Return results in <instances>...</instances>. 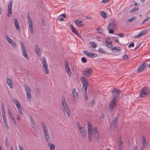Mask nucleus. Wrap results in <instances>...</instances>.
Segmentation results:
<instances>
[{"label": "nucleus", "mask_w": 150, "mask_h": 150, "mask_svg": "<svg viewBox=\"0 0 150 150\" xmlns=\"http://www.w3.org/2000/svg\"><path fill=\"white\" fill-rule=\"evenodd\" d=\"M120 92V90L115 88L113 89L112 91V93L114 98L112 99L108 106V108L111 112L113 111V108L117 101L116 98L119 97Z\"/></svg>", "instance_id": "obj_1"}, {"label": "nucleus", "mask_w": 150, "mask_h": 150, "mask_svg": "<svg viewBox=\"0 0 150 150\" xmlns=\"http://www.w3.org/2000/svg\"><path fill=\"white\" fill-rule=\"evenodd\" d=\"M88 139L89 141L91 142L92 136H93V138L97 139L99 138L100 135L96 127H94L93 128V132H92L93 128L92 125L91 123H88Z\"/></svg>", "instance_id": "obj_2"}, {"label": "nucleus", "mask_w": 150, "mask_h": 150, "mask_svg": "<svg viewBox=\"0 0 150 150\" xmlns=\"http://www.w3.org/2000/svg\"><path fill=\"white\" fill-rule=\"evenodd\" d=\"M62 109L63 112H66L69 117L70 116V110L69 106L66 101L64 98H62Z\"/></svg>", "instance_id": "obj_3"}, {"label": "nucleus", "mask_w": 150, "mask_h": 150, "mask_svg": "<svg viewBox=\"0 0 150 150\" xmlns=\"http://www.w3.org/2000/svg\"><path fill=\"white\" fill-rule=\"evenodd\" d=\"M41 126L42 128L45 139L47 142H50V137L47 127L44 122H42Z\"/></svg>", "instance_id": "obj_4"}, {"label": "nucleus", "mask_w": 150, "mask_h": 150, "mask_svg": "<svg viewBox=\"0 0 150 150\" xmlns=\"http://www.w3.org/2000/svg\"><path fill=\"white\" fill-rule=\"evenodd\" d=\"M77 127L78 128L81 137H84L87 135L86 131L83 127H81L79 122H77Z\"/></svg>", "instance_id": "obj_5"}, {"label": "nucleus", "mask_w": 150, "mask_h": 150, "mask_svg": "<svg viewBox=\"0 0 150 150\" xmlns=\"http://www.w3.org/2000/svg\"><path fill=\"white\" fill-rule=\"evenodd\" d=\"M24 87L25 89L27 97L28 100L30 101L31 100V92L30 88L27 85L25 84L24 85Z\"/></svg>", "instance_id": "obj_6"}, {"label": "nucleus", "mask_w": 150, "mask_h": 150, "mask_svg": "<svg viewBox=\"0 0 150 150\" xmlns=\"http://www.w3.org/2000/svg\"><path fill=\"white\" fill-rule=\"evenodd\" d=\"M150 92L149 88L147 87H144L141 90L140 93V97L142 98L148 94Z\"/></svg>", "instance_id": "obj_7"}, {"label": "nucleus", "mask_w": 150, "mask_h": 150, "mask_svg": "<svg viewBox=\"0 0 150 150\" xmlns=\"http://www.w3.org/2000/svg\"><path fill=\"white\" fill-rule=\"evenodd\" d=\"M81 81L83 84L82 89H83L84 93L85 94H86L88 84V81L84 77L81 78Z\"/></svg>", "instance_id": "obj_8"}, {"label": "nucleus", "mask_w": 150, "mask_h": 150, "mask_svg": "<svg viewBox=\"0 0 150 150\" xmlns=\"http://www.w3.org/2000/svg\"><path fill=\"white\" fill-rule=\"evenodd\" d=\"M42 63L43 65V68L45 73L46 74H48L49 73V71L47 67V63L46 59L44 57H43L42 58Z\"/></svg>", "instance_id": "obj_9"}, {"label": "nucleus", "mask_w": 150, "mask_h": 150, "mask_svg": "<svg viewBox=\"0 0 150 150\" xmlns=\"http://www.w3.org/2000/svg\"><path fill=\"white\" fill-rule=\"evenodd\" d=\"M20 43L22 49L23 56L27 59L29 60V57L28 55L27 51L25 49V47L24 44L21 41L20 42Z\"/></svg>", "instance_id": "obj_10"}, {"label": "nucleus", "mask_w": 150, "mask_h": 150, "mask_svg": "<svg viewBox=\"0 0 150 150\" xmlns=\"http://www.w3.org/2000/svg\"><path fill=\"white\" fill-rule=\"evenodd\" d=\"M93 71L92 69L91 68L86 69L83 71V75L85 76H88L91 75Z\"/></svg>", "instance_id": "obj_11"}, {"label": "nucleus", "mask_w": 150, "mask_h": 150, "mask_svg": "<svg viewBox=\"0 0 150 150\" xmlns=\"http://www.w3.org/2000/svg\"><path fill=\"white\" fill-rule=\"evenodd\" d=\"M65 69L67 73L69 76H71V71L70 68L69 66V63L68 61H66L65 62Z\"/></svg>", "instance_id": "obj_12"}, {"label": "nucleus", "mask_w": 150, "mask_h": 150, "mask_svg": "<svg viewBox=\"0 0 150 150\" xmlns=\"http://www.w3.org/2000/svg\"><path fill=\"white\" fill-rule=\"evenodd\" d=\"M12 1L11 0L9 2L8 6V12L7 16L9 17L10 16L11 14L12 13Z\"/></svg>", "instance_id": "obj_13"}, {"label": "nucleus", "mask_w": 150, "mask_h": 150, "mask_svg": "<svg viewBox=\"0 0 150 150\" xmlns=\"http://www.w3.org/2000/svg\"><path fill=\"white\" fill-rule=\"evenodd\" d=\"M146 67V64L145 62H143L139 65L138 67L137 71L138 72H142Z\"/></svg>", "instance_id": "obj_14"}, {"label": "nucleus", "mask_w": 150, "mask_h": 150, "mask_svg": "<svg viewBox=\"0 0 150 150\" xmlns=\"http://www.w3.org/2000/svg\"><path fill=\"white\" fill-rule=\"evenodd\" d=\"M6 39L7 41L10 43L13 47H15L16 46V44L14 41L8 36H6Z\"/></svg>", "instance_id": "obj_15"}, {"label": "nucleus", "mask_w": 150, "mask_h": 150, "mask_svg": "<svg viewBox=\"0 0 150 150\" xmlns=\"http://www.w3.org/2000/svg\"><path fill=\"white\" fill-rule=\"evenodd\" d=\"M72 95L73 97V100H75L77 99L78 94L76 92V90L75 88H73L72 90Z\"/></svg>", "instance_id": "obj_16"}, {"label": "nucleus", "mask_w": 150, "mask_h": 150, "mask_svg": "<svg viewBox=\"0 0 150 150\" xmlns=\"http://www.w3.org/2000/svg\"><path fill=\"white\" fill-rule=\"evenodd\" d=\"M70 27L72 32L78 36L80 38H81V36L79 34L77 30L71 24L70 25Z\"/></svg>", "instance_id": "obj_17"}, {"label": "nucleus", "mask_w": 150, "mask_h": 150, "mask_svg": "<svg viewBox=\"0 0 150 150\" xmlns=\"http://www.w3.org/2000/svg\"><path fill=\"white\" fill-rule=\"evenodd\" d=\"M147 31V30H144L141 31L140 33L137 35L135 36V38H139L142 37L146 33Z\"/></svg>", "instance_id": "obj_18"}, {"label": "nucleus", "mask_w": 150, "mask_h": 150, "mask_svg": "<svg viewBox=\"0 0 150 150\" xmlns=\"http://www.w3.org/2000/svg\"><path fill=\"white\" fill-rule=\"evenodd\" d=\"M30 120L31 126L32 128L34 129H36V125L35 123L34 122L33 118L32 117L30 116Z\"/></svg>", "instance_id": "obj_19"}, {"label": "nucleus", "mask_w": 150, "mask_h": 150, "mask_svg": "<svg viewBox=\"0 0 150 150\" xmlns=\"http://www.w3.org/2000/svg\"><path fill=\"white\" fill-rule=\"evenodd\" d=\"M6 79V83L11 88H13V82L12 80L11 79H9L8 77H7Z\"/></svg>", "instance_id": "obj_20"}, {"label": "nucleus", "mask_w": 150, "mask_h": 150, "mask_svg": "<svg viewBox=\"0 0 150 150\" xmlns=\"http://www.w3.org/2000/svg\"><path fill=\"white\" fill-rule=\"evenodd\" d=\"M116 22L115 21H113L108 25L107 27L108 29H109L114 28L115 27Z\"/></svg>", "instance_id": "obj_21"}, {"label": "nucleus", "mask_w": 150, "mask_h": 150, "mask_svg": "<svg viewBox=\"0 0 150 150\" xmlns=\"http://www.w3.org/2000/svg\"><path fill=\"white\" fill-rule=\"evenodd\" d=\"M35 49L36 55L39 56L40 53V49L38 45H36L35 46Z\"/></svg>", "instance_id": "obj_22"}, {"label": "nucleus", "mask_w": 150, "mask_h": 150, "mask_svg": "<svg viewBox=\"0 0 150 150\" xmlns=\"http://www.w3.org/2000/svg\"><path fill=\"white\" fill-rule=\"evenodd\" d=\"M14 21L16 29L18 31L20 30V28L18 21L16 18H14Z\"/></svg>", "instance_id": "obj_23"}, {"label": "nucleus", "mask_w": 150, "mask_h": 150, "mask_svg": "<svg viewBox=\"0 0 150 150\" xmlns=\"http://www.w3.org/2000/svg\"><path fill=\"white\" fill-rule=\"evenodd\" d=\"M147 142L145 137L143 136L142 138V144L143 148H145L146 146Z\"/></svg>", "instance_id": "obj_24"}, {"label": "nucleus", "mask_w": 150, "mask_h": 150, "mask_svg": "<svg viewBox=\"0 0 150 150\" xmlns=\"http://www.w3.org/2000/svg\"><path fill=\"white\" fill-rule=\"evenodd\" d=\"M105 45L108 48H112V42H109L107 40H106L105 42Z\"/></svg>", "instance_id": "obj_25"}, {"label": "nucleus", "mask_w": 150, "mask_h": 150, "mask_svg": "<svg viewBox=\"0 0 150 150\" xmlns=\"http://www.w3.org/2000/svg\"><path fill=\"white\" fill-rule=\"evenodd\" d=\"M82 22L81 21L76 20L75 21V24L79 27H81L83 25L82 24Z\"/></svg>", "instance_id": "obj_26"}, {"label": "nucleus", "mask_w": 150, "mask_h": 150, "mask_svg": "<svg viewBox=\"0 0 150 150\" xmlns=\"http://www.w3.org/2000/svg\"><path fill=\"white\" fill-rule=\"evenodd\" d=\"M28 23V25L33 24L31 20V18L29 13L27 14Z\"/></svg>", "instance_id": "obj_27"}, {"label": "nucleus", "mask_w": 150, "mask_h": 150, "mask_svg": "<svg viewBox=\"0 0 150 150\" xmlns=\"http://www.w3.org/2000/svg\"><path fill=\"white\" fill-rule=\"evenodd\" d=\"M98 55L97 54L90 52H89V54H88V57L91 58L97 57H98Z\"/></svg>", "instance_id": "obj_28"}, {"label": "nucleus", "mask_w": 150, "mask_h": 150, "mask_svg": "<svg viewBox=\"0 0 150 150\" xmlns=\"http://www.w3.org/2000/svg\"><path fill=\"white\" fill-rule=\"evenodd\" d=\"M117 117H116L112 120V125L114 126V127H115V126H116L117 123Z\"/></svg>", "instance_id": "obj_29"}, {"label": "nucleus", "mask_w": 150, "mask_h": 150, "mask_svg": "<svg viewBox=\"0 0 150 150\" xmlns=\"http://www.w3.org/2000/svg\"><path fill=\"white\" fill-rule=\"evenodd\" d=\"M100 15L104 18L107 17V13L104 11H101L100 13Z\"/></svg>", "instance_id": "obj_30"}, {"label": "nucleus", "mask_w": 150, "mask_h": 150, "mask_svg": "<svg viewBox=\"0 0 150 150\" xmlns=\"http://www.w3.org/2000/svg\"><path fill=\"white\" fill-rule=\"evenodd\" d=\"M89 44L91 45V47L93 48H96L97 46L96 44L94 42H90Z\"/></svg>", "instance_id": "obj_31"}, {"label": "nucleus", "mask_w": 150, "mask_h": 150, "mask_svg": "<svg viewBox=\"0 0 150 150\" xmlns=\"http://www.w3.org/2000/svg\"><path fill=\"white\" fill-rule=\"evenodd\" d=\"M112 51H113L114 50H115L119 52L120 51V48L119 47H114V48H112L111 49Z\"/></svg>", "instance_id": "obj_32"}, {"label": "nucleus", "mask_w": 150, "mask_h": 150, "mask_svg": "<svg viewBox=\"0 0 150 150\" xmlns=\"http://www.w3.org/2000/svg\"><path fill=\"white\" fill-rule=\"evenodd\" d=\"M122 141H119L118 142V144L119 148L120 150H122Z\"/></svg>", "instance_id": "obj_33"}, {"label": "nucleus", "mask_w": 150, "mask_h": 150, "mask_svg": "<svg viewBox=\"0 0 150 150\" xmlns=\"http://www.w3.org/2000/svg\"><path fill=\"white\" fill-rule=\"evenodd\" d=\"M136 18V16L134 17H132L128 19L127 21V23H129L132 21Z\"/></svg>", "instance_id": "obj_34"}, {"label": "nucleus", "mask_w": 150, "mask_h": 150, "mask_svg": "<svg viewBox=\"0 0 150 150\" xmlns=\"http://www.w3.org/2000/svg\"><path fill=\"white\" fill-rule=\"evenodd\" d=\"M139 9V8L136 7H134L130 11V13H132L138 11Z\"/></svg>", "instance_id": "obj_35"}, {"label": "nucleus", "mask_w": 150, "mask_h": 150, "mask_svg": "<svg viewBox=\"0 0 150 150\" xmlns=\"http://www.w3.org/2000/svg\"><path fill=\"white\" fill-rule=\"evenodd\" d=\"M1 112L2 113H4L5 112V106L3 103H2L1 105Z\"/></svg>", "instance_id": "obj_36"}, {"label": "nucleus", "mask_w": 150, "mask_h": 150, "mask_svg": "<svg viewBox=\"0 0 150 150\" xmlns=\"http://www.w3.org/2000/svg\"><path fill=\"white\" fill-rule=\"evenodd\" d=\"M29 27L30 28V29L31 33L32 34H33L34 31H33V24H30V25H29Z\"/></svg>", "instance_id": "obj_37"}, {"label": "nucleus", "mask_w": 150, "mask_h": 150, "mask_svg": "<svg viewBox=\"0 0 150 150\" xmlns=\"http://www.w3.org/2000/svg\"><path fill=\"white\" fill-rule=\"evenodd\" d=\"M4 124H5L6 128L7 129H9V127L8 125L7 124L6 119H4Z\"/></svg>", "instance_id": "obj_38"}, {"label": "nucleus", "mask_w": 150, "mask_h": 150, "mask_svg": "<svg viewBox=\"0 0 150 150\" xmlns=\"http://www.w3.org/2000/svg\"><path fill=\"white\" fill-rule=\"evenodd\" d=\"M47 145L50 148L55 147V146L54 144L51 143H48L47 144Z\"/></svg>", "instance_id": "obj_39"}, {"label": "nucleus", "mask_w": 150, "mask_h": 150, "mask_svg": "<svg viewBox=\"0 0 150 150\" xmlns=\"http://www.w3.org/2000/svg\"><path fill=\"white\" fill-rule=\"evenodd\" d=\"M98 33H102L103 30L100 28H98L97 29Z\"/></svg>", "instance_id": "obj_40"}, {"label": "nucleus", "mask_w": 150, "mask_h": 150, "mask_svg": "<svg viewBox=\"0 0 150 150\" xmlns=\"http://www.w3.org/2000/svg\"><path fill=\"white\" fill-rule=\"evenodd\" d=\"M5 143L6 146H8L9 145V144L8 142V137H6Z\"/></svg>", "instance_id": "obj_41"}, {"label": "nucleus", "mask_w": 150, "mask_h": 150, "mask_svg": "<svg viewBox=\"0 0 150 150\" xmlns=\"http://www.w3.org/2000/svg\"><path fill=\"white\" fill-rule=\"evenodd\" d=\"M34 129V131H35V133H34L35 135L36 136V137H38L39 135V133H38V132L37 131L36 128V129Z\"/></svg>", "instance_id": "obj_42"}, {"label": "nucleus", "mask_w": 150, "mask_h": 150, "mask_svg": "<svg viewBox=\"0 0 150 150\" xmlns=\"http://www.w3.org/2000/svg\"><path fill=\"white\" fill-rule=\"evenodd\" d=\"M8 113L10 116L11 118L13 119V118H14V117L12 115V114L9 110H8Z\"/></svg>", "instance_id": "obj_43"}, {"label": "nucleus", "mask_w": 150, "mask_h": 150, "mask_svg": "<svg viewBox=\"0 0 150 150\" xmlns=\"http://www.w3.org/2000/svg\"><path fill=\"white\" fill-rule=\"evenodd\" d=\"M13 102L16 105H17V104L18 105V104L20 103L18 102V101L15 98H14L13 99Z\"/></svg>", "instance_id": "obj_44"}, {"label": "nucleus", "mask_w": 150, "mask_h": 150, "mask_svg": "<svg viewBox=\"0 0 150 150\" xmlns=\"http://www.w3.org/2000/svg\"><path fill=\"white\" fill-rule=\"evenodd\" d=\"M98 51L100 53H103L104 54L105 53V52L101 48H99L98 50Z\"/></svg>", "instance_id": "obj_45"}, {"label": "nucleus", "mask_w": 150, "mask_h": 150, "mask_svg": "<svg viewBox=\"0 0 150 150\" xmlns=\"http://www.w3.org/2000/svg\"><path fill=\"white\" fill-rule=\"evenodd\" d=\"M18 110L19 111V112L20 113V114L21 115H23V113L22 112V108L21 107L19 108H18Z\"/></svg>", "instance_id": "obj_46"}, {"label": "nucleus", "mask_w": 150, "mask_h": 150, "mask_svg": "<svg viewBox=\"0 0 150 150\" xmlns=\"http://www.w3.org/2000/svg\"><path fill=\"white\" fill-rule=\"evenodd\" d=\"M150 18L149 17H147L145 19L143 20L142 23V24H144L146 22L148 21Z\"/></svg>", "instance_id": "obj_47"}, {"label": "nucleus", "mask_w": 150, "mask_h": 150, "mask_svg": "<svg viewBox=\"0 0 150 150\" xmlns=\"http://www.w3.org/2000/svg\"><path fill=\"white\" fill-rule=\"evenodd\" d=\"M81 60L83 63H86L87 62L86 59L85 57H82L81 59Z\"/></svg>", "instance_id": "obj_48"}, {"label": "nucleus", "mask_w": 150, "mask_h": 150, "mask_svg": "<svg viewBox=\"0 0 150 150\" xmlns=\"http://www.w3.org/2000/svg\"><path fill=\"white\" fill-rule=\"evenodd\" d=\"M115 34L119 36L120 37H123L124 36V35L123 33H121L118 34Z\"/></svg>", "instance_id": "obj_49"}, {"label": "nucleus", "mask_w": 150, "mask_h": 150, "mask_svg": "<svg viewBox=\"0 0 150 150\" xmlns=\"http://www.w3.org/2000/svg\"><path fill=\"white\" fill-rule=\"evenodd\" d=\"M109 30V33L110 34H113L114 32V30L112 29H108Z\"/></svg>", "instance_id": "obj_50"}, {"label": "nucleus", "mask_w": 150, "mask_h": 150, "mask_svg": "<svg viewBox=\"0 0 150 150\" xmlns=\"http://www.w3.org/2000/svg\"><path fill=\"white\" fill-rule=\"evenodd\" d=\"M111 0H103L101 2V3H107V2H110V1Z\"/></svg>", "instance_id": "obj_51"}, {"label": "nucleus", "mask_w": 150, "mask_h": 150, "mask_svg": "<svg viewBox=\"0 0 150 150\" xmlns=\"http://www.w3.org/2000/svg\"><path fill=\"white\" fill-rule=\"evenodd\" d=\"M134 43H132L128 45V47L130 48L131 47H134Z\"/></svg>", "instance_id": "obj_52"}, {"label": "nucleus", "mask_w": 150, "mask_h": 150, "mask_svg": "<svg viewBox=\"0 0 150 150\" xmlns=\"http://www.w3.org/2000/svg\"><path fill=\"white\" fill-rule=\"evenodd\" d=\"M2 117H3V120H4V119H6V114H5V113H2Z\"/></svg>", "instance_id": "obj_53"}, {"label": "nucleus", "mask_w": 150, "mask_h": 150, "mask_svg": "<svg viewBox=\"0 0 150 150\" xmlns=\"http://www.w3.org/2000/svg\"><path fill=\"white\" fill-rule=\"evenodd\" d=\"M123 58L124 59H128V56L127 55H125L123 57Z\"/></svg>", "instance_id": "obj_54"}, {"label": "nucleus", "mask_w": 150, "mask_h": 150, "mask_svg": "<svg viewBox=\"0 0 150 150\" xmlns=\"http://www.w3.org/2000/svg\"><path fill=\"white\" fill-rule=\"evenodd\" d=\"M83 53L85 54H86L88 56V54H89V52H88V51H86V50H84L83 51Z\"/></svg>", "instance_id": "obj_55"}, {"label": "nucleus", "mask_w": 150, "mask_h": 150, "mask_svg": "<svg viewBox=\"0 0 150 150\" xmlns=\"http://www.w3.org/2000/svg\"><path fill=\"white\" fill-rule=\"evenodd\" d=\"M115 41L117 42H118L119 41L118 37H114Z\"/></svg>", "instance_id": "obj_56"}, {"label": "nucleus", "mask_w": 150, "mask_h": 150, "mask_svg": "<svg viewBox=\"0 0 150 150\" xmlns=\"http://www.w3.org/2000/svg\"><path fill=\"white\" fill-rule=\"evenodd\" d=\"M85 18L86 19H91L92 18V17H91L90 16H87Z\"/></svg>", "instance_id": "obj_57"}, {"label": "nucleus", "mask_w": 150, "mask_h": 150, "mask_svg": "<svg viewBox=\"0 0 150 150\" xmlns=\"http://www.w3.org/2000/svg\"><path fill=\"white\" fill-rule=\"evenodd\" d=\"M12 120L14 124L15 125H16L17 123L14 118H13V119H12Z\"/></svg>", "instance_id": "obj_58"}, {"label": "nucleus", "mask_w": 150, "mask_h": 150, "mask_svg": "<svg viewBox=\"0 0 150 150\" xmlns=\"http://www.w3.org/2000/svg\"><path fill=\"white\" fill-rule=\"evenodd\" d=\"M41 23L42 24V25H45V23L44 21L43 20H42L41 21Z\"/></svg>", "instance_id": "obj_59"}, {"label": "nucleus", "mask_w": 150, "mask_h": 150, "mask_svg": "<svg viewBox=\"0 0 150 150\" xmlns=\"http://www.w3.org/2000/svg\"><path fill=\"white\" fill-rule=\"evenodd\" d=\"M84 99L86 100H87L88 99V96L86 94H85L84 96Z\"/></svg>", "instance_id": "obj_60"}, {"label": "nucleus", "mask_w": 150, "mask_h": 150, "mask_svg": "<svg viewBox=\"0 0 150 150\" xmlns=\"http://www.w3.org/2000/svg\"><path fill=\"white\" fill-rule=\"evenodd\" d=\"M18 147L19 148V150H24V149L20 145L18 146Z\"/></svg>", "instance_id": "obj_61"}, {"label": "nucleus", "mask_w": 150, "mask_h": 150, "mask_svg": "<svg viewBox=\"0 0 150 150\" xmlns=\"http://www.w3.org/2000/svg\"><path fill=\"white\" fill-rule=\"evenodd\" d=\"M62 16L64 18H66V15L65 13H63L62 14Z\"/></svg>", "instance_id": "obj_62"}, {"label": "nucleus", "mask_w": 150, "mask_h": 150, "mask_svg": "<svg viewBox=\"0 0 150 150\" xmlns=\"http://www.w3.org/2000/svg\"><path fill=\"white\" fill-rule=\"evenodd\" d=\"M94 101L95 100L94 99H93L91 101V103L92 104V107H93V105L94 104Z\"/></svg>", "instance_id": "obj_63"}, {"label": "nucleus", "mask_w": 150, "mask_h": 150, "mask_svg": "<svg viewBox=\"0 0 150 150\" xmlns=\"http://www.w3.org/2000/svg\"><path fill=\"white\" fill-rule=\"evenodd\" d=\"M16 105L17 108H19L21 107L20 103L18 104V105L17 104V105Z\"/></svg>", "instance_id": "obj_64"}]
</instances>
